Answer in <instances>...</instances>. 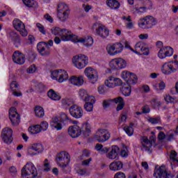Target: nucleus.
Listing matches in <instances>:
<instances>
[{"label":"nucleus","mask_w":178,"mask_h":178,"mask_svg":"<svg viewBox=\"0 0 178 178\" xmlns=\"http://www.w3.org/2000/svg\"><path fill=\"white\" fill-rule=\"evenodd\" d=\"M51 34L54 35H60L62 41H72V42H81L87 48L92 47L94 44V40L90 36L86 38H81L79 39V37L76 35H73L71 31L66 29H60L59 27H55L51 29Z\"/></svg>","instance_id":"nucleus-1"},{"label":"nucleus","mask_w":178,"mask_h":178,"mask_svg":"<svg viewBox=\"0 0 178 178\" xmlns=\"http://www.w3.org/2000/svg\"><path fill=\"white\" fill-rule=\"evenodd\" d=\"M155 141H156V138L155 135H152L149 137V139L147 136H143L140 138V143L142 144L140 147L141 151H146L149 154H151V148L154 144H155Z\"/></svg>","instance_id":"nucleus-2"},{"label":"nucleus","mask_w":178,"mask_h":178,"mask_svg":"<svg viewBox=\"0 0 178 178\" xmlns=\"http://www.w3.org/2000/svg\"><path fill=\"white\" fill-rule=\"evenodd\" d=\"M69 134H90L91 133V125L88 123H85L81 129L79 126L73 125L68 128Z\"/></svg>","instance_id":"nucleus-3"},{"label":"nucleus","mask_w":178,"mask_h":178,"mask_svg":"<svg viewBox=\"0 0 178 178\" xmlns=\"http://www.w3.org/2000/svg\"><path fill=\"white\" fill-rule=\"evenodd\" d=\"M56 161L63 170H65V168L67 167L70 162V154L67 152L63 151L56 155Z\"/></svg>","instance_id":"nucleus-4"},{"label":"nucleus","mask_w":178,"mask_h":178,"mask_svg":"<svg viewBox=\"0 0 178 178\" xmlns=\"http://www.w3.org/2000/svg\"><path fill=\"white\" fill-rule=\"evenodd\" d=\"M72 63L77 69H84L88 65V57L84 54H78L72 58Z\"/></svg>","instance_id":"nucleus-5"},{"label":"nucleus","mask_w":178,"mask_h":178,"mask_svg":"<svg viewBox=\"0 0 178 178\" xmlns=\"http://www.w3.org/2000/svg\"><path fill=\"white\" fill-rule=\"evenodd\" d=\"M38 175L37 168L33 163H27L22 169V176H31V178H35Z\"/></svg>","instance_id":"nucleus-6"},{"label":"nucleus","mask_w":178,"mask_h":178,"mask_svg":"<svg viewBox=\"0 0 178 178\" xmlns=\"http://www.w3.org/2000/svg\"><path fill=\"white\" fill-rule=\"evenodd\" d=\"M138 24L140 29H152L156 24V19L152 16H146L139 19Z\"/></svg>","instance_id":"nucleus-7"},{"label":"nucleus","mask_w":178,"mask_h":178,"mask_svg":"<svg viewBox=\"0 0 178 178\" xmlns=\"http://www.w3.org/2000/svg\"><path fill=\"white\" fill-rule=\"evenodd\" d=\"M153 176L156 178H173V175L170 171H167L165 165H161L159 168H155Z\"/></svg>","instance_id":"nucleus-8"},{"label":"nucleus","mask_w":178,"mask_h":178,"mask_svg":"<svg viewBox=\"0 0 178 178\" xmlns=\"http://www.w3.org/2000/svg\"><path fill=\"white\" fill-rule=\"evenodd\" d=\"M106 49L108 55L111 56H115V55H118V54H120V52L123 51V44L120 42L108 44L106 46Z\"/></svg>","instance_id":"nucleus-9"},{"label":"nucleus","mask_w":178,"mask_h":178,"mask_svg":"<svg viewBox=\"0 0 178 178\" xmlns=\"http://www.w3.org/2000/svg\"><path fill=\"white\" fill-rule=\"evenodd\" d=\"M109 66L111 69L119 70L120 69H124L127 66V63L121 58H114L110 61Z\"/></svg>","instance_id":"nucleus-10"},{"label":"nucleus","mask_w":178,"mask_h":178,"mask_svg":"<svg viewBox=\"0 0 178 178\" xmlns=\"http://www.w3.org/2000/svg\"><path fill=\"white\" fill-rule=\"evenodd\" d=\"M9 118L13 126H19L20 123V115L17 113V110L15 107H11L9 110Z\"/></svg>","instance_id":"nucleus-11"},{"label":"nucleus","mask_w":178,"mask_h":178,"mask_svg":"<svg viewBox=\"0 0 178 178\" xmlns=\"http://www.w3.org/2000/svg\"><path fill=\"white\" fill-rule=\"evenodd\" d=\"M85 74L92 84H95L98 81V72L92 67H87L85 70Z\"/></svg>","instance_id":"nucleus-12"},{"label":"nucleus","mask_w":178,"mask_h":178,"mask_svg":"<svg viewBox=\"0 0 178 178\" xmlns=\"http://www.w3.org/2000/svg\"><path fill=\"white\" fill-rule=\"evenodd\" d=\"M13 24L15 30L19 31L22 37H26L27 31L26 30V26L22 21H20V19H15L13 22Z\"/></svg>","instance_id":"nucleus-13"},{"label":"nucleus","mask_w":178,"mask_h":178,"mask_svg":"<svg viewBox=\"0 0 178 178\" xmlns=\"http://www.w3.org/2000/svg\"><path fill=\"white\" fill-rule=\"evenodd\" d=\"M94 27L97 26L96 29V34L102 38H106L109 35V30L108 28L100 24H95Z\"/></svg>","instance_id":"nucleus-14"},{"label":"nucleus","mask_w":178,"mask_h":178,"mask_svg":"<svg viewBox=\"0 0 178 178\" xmlns=\"http://www.w3.org/2000/svg\"><path fill=\"white\" fill-rule=\"evenodd\" d=\"M70 113L72 118L80 119L83 118V109L77 105H72L69 108Z\"/></svg>","instance_id":"nucleus-15"},{"label":"nucleus","mask_w":178,"mask_h":178,"mask_svg":"<svg viewBox=\"0 0 178 178\" xmlns=\"http://www.w3.org/2000/svg\"><path fill=\"white\" fill-rule=\"evenodd\" d=\"M37 49L42 56H49L51 54L49 46L45 42H40L37 45Z\"/></svg>","instance_id":"nucleus-16"},{"label":"nucleus","mask_w":178,"mask_h":178,"mask_svg":"<svg viewBox=\"0 0 178 178\" xmlns=\"http://www.w3.org/2000/svg\"><path fill=\"white\" fill-rule=\"evenodd\" d=\"M44 151V147L40 143H33L28 148V154L31 156L37 155Z\"/></svg>","instance_id":"nucleus-17"},{"label":"nucleus","mask_w":178,"mask_h":178,"mask_svg":"<svg viewBox=\"0 0 178 178\" xmlns=\"http://www.w3.org/2000/svg\"><path fill=\"white\" fill-rule=\"evenodd\" d=\"M13 60L17 65H24V62H26V56L23 53L16 51L13 55Z\"/></svg>","instance_id":"nucleus-18"},{"label":"nucleus","mask_w":178,"mask_h":178,"mask_svg":"<svg viewBox=\"0 0 178 178\" xmlns=\"http://www.w3.org/2000/svg\"><path fill=\"white\" fill-rule=\"evenodd\" d=\"M172 63H173V61L163 64L162 67V72L163 74H172V73H175V72L177 71V67H173Z\"/></svg>","instance_id":"nucleus-19"},{"label":"nucleus","mask_w":178,"mask_h":178,"mask_svg":"<svg viewBox=\"0 0 178 178\" xmlns=\"http://www.w3.org/2000/svg\"><path fill=\"white\" fill-rule=\"evenodd\" d=\"M69 81L74 86H83V84H84V77H83V76H80L79 77L76 76H72L70 78Z\"/></svg>","instance_id":"nucleus-20"},{"label":"nucleus","mask_w":178,"mask_h":178,"mask_svg":"<svg viewBox=\"0 0 178 178\" xmlns=\"http://www.w3.org/2000/svg\"><path fill=\"white\" fill-rule=\"evenodd\" d=\"M119 151H120L119 147L117 145L113 146L111 152L107 154V158H109V159H116V158H118Z\"/></svg>","instance_id":"nucleus-21"},{"label":"nucleus","mask_w":178,"mask_h":178,"mask_svg":"<svg viewBox=\"0 0 178 178\" xmlns=\"http://www.w3.org/2000/svg\"><path fill=\"white\" fill-rule=\"evenodd\" d=\"M79 97L81 98L83 101L88 102L93 101L95 97L92 96H88V93H87V90L81 89L79 92Z\"/></svg>","instance_id":"nucleus-22"},{"label":"nucleus","mask_w":178,"mask_h":178,"mask_svg":"<svg viewBox=\"0 0 178 178\" xmlns=\"http://www.w3.org/2000/svg\"><path fill=\"white\" fill-rule=\"evenodd\" d=\"M158 139L161 143L171 141V140H173V134H159Z\"/></svg>","instance_id":"nucleus-23"},{"label":"nucleus","mask_w":178,"mask_h":178,"mask_svg":"<svg viewBox=\"0 0 178 178\" xmlns=\"http://www.w3.org/2000/svg\"><path fill=\"white\" fill-rule=\"evenodd\" d=\"M113 102H115V104H118V105L117 106V111H122V109H123V108H124V101L123 100V97H118L117 98L113 99Z\"/></svg>","instance_id":"nucleus-24"},{"label":"nucleus","mask_w":178,"mask_h":178,"mask_svg":"<svg viewBox=\"0 0 178 178\" xmlns=\"http://www.w3.org/2000/svg\"><path fill=\"white\" fill-rule=\"evenodd\" d=\"M111 170H120L123 168V163L122 161H114L110 164Z\"/></svg>","instance_id":"nucleus-25"},{"label":"nucleus","mask_w":178,"mask_h":178,"mask_svg":"<svg viewBox=\"0 0 178 178\" xmlns=\"http://www.w3.org/2000/svg\"><path fill=\"white\" fill-rule=\"evenodd\" d=\"M106 5L111 9H119L120 8V3L116 0H107Z\"/></svg>","instance_id":"nucleus-26"},{"label":"nucleus","mask_w":178,"mask_h":178,"mask_svg":"<svg viewBox=\"0 0 178 178\" xmlns=\"http://www.w3.org/2000/svg\"><path fill=\"white\" fill-rule=\"evenodd\" d=\"M70 11H65L63 13H57V17L60 22H66L69 19Z\"/></svg>","instance_id":"nucleus-27"},{"label":"nucleus","mask_w":178,"mask_h":178,"mask_svg":"<svg viewBox=\"0 0 178 178\" xmlns=\"http://www.w3.org/2000/svg\"><path fill=\"white\" fill-rule=\"evenodd\" d=\"M1 138L3 143L8 144V145L9 144H12L13 141V136L12 134H2Z\"/></svg>","instance_id":"nucleus-28"},{"label":"nucleus","mask_w":178,"mask_h":178,"mask_svg":"<svg viewBox=\"0 0 178 178\" xmlns=\"http://www.w3.org/2000/svg\"><path fill=\"white\" fill-rule=\"evenodd\" d=\"M59 119L58 117H56L54 118H52V120L51 122V127H54V129H56V130H62V124L60 123H58Z\"/></svg>","instance_id":"nucleus-29"},{"label":"nucleus","mask_w":178,"mask_h":178,"mask_svg":"<svg viewBox=\"0 0 178 178\" xmlns=\"http://www.w3.org/2000/svg\"><path fill=\"white\" fill-rule=\"evenodd\" d=\"M111 136L109 134H97L95 135V138L97 140L98 143H105V141H108Z\"/></svg>","instance_id":"nucleus-30"},{"label":"nucleus","mask_w":178,"mask_h":178,"mask_svg":"<svg viewBox=\"0 0 178 178\" xmlns=\"http://www.w3.org/2000/svg\"><path fill=\"white\" fill-rule=\"evenodd\" d=\"M58 83H63L65 80H67L69 79V75L66 71L60 70V74L58 75Z\"/></svg>","instance_id":"nucleus-31"},{"label":"nucleus","mask_w":178,"mask_h":178,"mask_svg":"<svg viewBox=\"0 0 178 178\" xmlns=\"http://www.w3.org/2000/svg\"><path fill=\"white\" fill-rule=\"evenodd\" d=\"M63 12H70V9H69V7L65 3H60L58 5L57 13H61Z\"/></svg>","instance_id":"nucleus-32"},{"label":"nucleus","mask_w":178,"mask_h":178,"mask_svg":"<svg viewBox=\"0 0 178 178\" xmlns=\"http://www.w3.org/2000/svg\"><path fill=\"white\" fill-rule=\"evenodd\" d=\"M47 96L49 97V98H51V99H53V101H59V99H60V97L59 96V95H57L55 92V90L52 89L48 91Z\"/></svg>","instance_id":"nucleus-33"},{"label":"nucleus","mask_w":178,"mask_h":178,"mask_svg":"<svg viewBox=\"0 0 178 178\" xmlns=\"http://www.w3.org/2000/svg\"><path fill=\"white\" fill-rule=\"evenodd\" d=\"M28 130L31 134H38V133H41L42 131L40 124L29 127Z\"/></svg>","instance_id":"nucleus-34"},{"label":"nucleus","mask_w":178,"mask_h":178,"mask_svg":"<svg viewBox=\"0 0 178 178\" xmlns=\"http://www.w3.org/2000/svg\"><path fill=\"white\" fill-rule=\"evenodd\" d=\"M143 47L144 43H143V42H138L135 45V49L133 48H130V49L132 52H135V54H137V55H138V54L141 52V50Z\"/></svg>","instance_id":"nucleus-35"},{"label":"nucleus","mask_w":178,"mask_h":178,"mask_svg":"<svg viewBox=\"0 0 178 178\" xmlns=\"http://www.w3.org/2000/svg\"><path fill=\"white\" fill-rule=\"evenodd\" d=\"M35 114L37 118H43L45 113L44 112V108L40 106L35 107Z\"/></svg>","instance_id":"nucleus-36"},{"label":"nucleus","mask_w":178,"mask_h":178,"mask_svg":"<svg viewBox=\"0 0 178 178\" xmlns=\"http://www.w3.org/2000/svg\"><path fill=\"white\" fill-rule=\"evenodd\" d=\"M105 86L108 88H113L115 87V77L110 76L104 82Z\"/></svg>","instance_id":"nucleus-37"},{"label":"nucleus","mask_w":178,"mask_h":178,"mask_svg":"<svg viewBox=\"0 0 178 178\" xmlns=\"http://www.w3.org/2000/svg\"><path fill=\"white\" fill-rule=\"evenodd\" d=\"M121 92L122 95H124V97H129V95L131 94V88L130 86H123L121 88Z\"/></svg>","instance_id":"nucleus-38"},{"label":"nucleus","mask_w":178,"mask_h":178,"mask_svg":"<svg viewBox=\"0 0 178 178\" xmlns=\"http://www.w3.org/2000/svg\"><path fill=\"white\" fill-rule=\"evenodd\" d=\"M94 99L92 100L88 101L87 103L85 104L84 108L85 111L87 112H92V109H94L93 103H95Z\"/></svg>","instance_id":"nucleus-39"},{"label":"nucleus","mask_w":178,"mask_h":178,"mask_svg":"<svg viewBox=\"0 0 178 178\" xmlns=\"http://www.w3.org/2000/svg\"><path fill=\"white\" fill-rule=\"evenodd\" d=\"M10 35L11 37L12 41L15 44H20L21 40H20V36L19 35L16 34V32H10Z\"/></svg>","instance_id":"nucleus-40"},{"label":"nucleus","mask_w":178,"mask_h":178,"mask_svg":"<svg viewBox=\"0 0 178 178\" xmlns=\"http://www.w3.org/2000/svg\"><path fill=\"white\" fill-rule=\"evenodd\" d=\"M22 2L28 8H37V2L34 0H22Z\"/></svg>","instance_id":"nucleus-41"},{"label":"nucleus","mask_w":178,"mask_h":178,"mask_svg":"<svg viewBox=\"0 0 178 178\" xmlns=\"http://www.w3.org/2000/svg\"><path fill=\"white\" fill-rule=\"evenodd\" d=\"M61 104L62 105H63V106H73V100L70 99H63L61 101Z\"/></svg>","instance_id":"nucleus-42"},{"label":"nucleus","mask_w":178,"mask_h":178,"mask_svg":"<svg viewBox=\"0 0 178 178\" xmlns=\"http://www.w3.org/2000/svg\"><path fill=\"white\" fill-rule=\"evenodd\" d=\"M165 49V47L160 49L158 53V56L160 59H165V58H166Z\"/></svg>","instance_id":"nucleus-43"},{"label":"nucleus","mask_w":178,"mask_h":178,"mask_svg":"<svg viewBox=\"0 0 178 178\" xmlns=\"http://www.w3.org/2000/svg\"><path fill=\"white\" fill-rule=\"evenodd\" d=\"M133 126H134V124L131 123L130 126L124 127V130L127 133V134H133V133H134Z\"/></svg>","instance_id":"nucleus-44"},{"label":"nucleus","mask_w":178,"mask_h":178,"mask_svg":"<svg viewBox=\"0 0 178 178\" xmlns=\"http://www.w3.org/2000/svg\"><path fill=\"white\" fill-rule=\"evenodd\" d=\"M176 156H177V152L175 150H172L170 158L172 159V162H177L178 163V159H176Z\"/></svg>","instance_id":"nucleus-45"},{"label":"nucleus","mask_w":178,"mask_h":178,"mask_svg":"<svg viewBox=\"0 0 178 178\" xmlns=\"http://www.w3.org/2000/svg\"><path fill=\"white\" fill-rule=\"evenodd\" d=\"M10 88L12 91H16V90H17V88H19V83H17V82L16 81H13L10 84Z\"/></svg>","instance_id":"nucleus-46"},{"label":"nucleus","mask_w":178,"mask_h":178,"mask_svg":"<svg viewBox=\"0 0 178 178\" xmlns=\"http://www.w3.org/2000/svg\"><path fill=\"white\" fill-rule=\"evenodd\" d=\"M35 86L36 90H38L39 92H42V91H44V89L45 88L44 84L38 82L35 83Z\"/></svg>","instance_id":"nucleus-47"},{"label":"nucleus","mask_w":178,"mask_h":178,"mask_svg":"<svg viewBox=\"0 0 178 178\" xmlns=\"http://www.w3.org/2000/svg\"><path fill=\"white\" fill-rule=\"evenodd\" d=\"M137 75L131 72L129 74V81H132L134 84H136L137 83Z\"/></svg>","instance_id":"nucleus-48"},{"label":"nucleus","mask_w":178,"mask_h":178,"mask_svg":"<svg viewBox=\"0 0 178 178\" xmlns=\"http://www.w3.org/2000/svg\"><path fill=\"white\" fill-rule=\"evenodd\" d=\"M148 122L152 123V124H156L161 122V118L157 117L156 118H150L148 119Z\"/></svg>","instance_id":"nucleus-49"},{"label":"nucleus","mask_w":178,"mask_h":178,"mask_svg":"<svg viewBox=\"0 0 178 178\" xmlns=\"http://www.w3.org/2000/svg\"><path fill=\"white\" fill-rule=\"evenodd\" d=\"M131 72H129L128 71H124L122 73V79H124V80H125V81L129 82V79L130 77V74Z\"/></svg>","instance_id":"nucleus-50"},{"label":"nucleus","mask_w":178,"mask_h":178,"mask_svg":"<svg viewBox=\"0 0 178 178\" xmlns=\"http://www.w3.org/2000/svg\"><path fill=\"white\" fill-rule=\"evenodd\" d=\"M149 54V49L145 46L143 47L141 51H140V53L138 54V55H145V56Z\"/></svg>","instance_id":"nucleus-51"},{"label":"nucleus","mask_w":178,"mask_h":178,"mask_svg":"<svg viewBox=\"0 0 178 178\" xmlns=\"http://www.w3.org/2000/svg\"><path fill=\"white\" fill-rule=\"evenodd\" d=\"M173 55V48L170 47H165V57L172 56Z\"/></svg>","instance_id":"nucleus-52"},{"label":"nucleus","mask_w":178,"mask_h":178,"mask_svg":"<svg viewBox=\"0 0 178 178\" xmlns=\"http://www.w3.org/2000/svg\"><path fill=\"white\" fill-rule=\"evenodd\" d=\"M123 85V81L119 78L114 77V87H119Z\"/></svg>","instance_id":"nucleus-53"},{"label":"nucleus","mask_w":178,"mask_h":178,"mask_svg":"<svg viewBox=\"0 0 178 178\" xmlns=\"http://www.w3.org/2000/svg\"><path fill=\"white\" fill-rule=\"evenodd\" d=\"M59 74H60V70H54L51 72V78L54 80H56L58 77H59Z\"/></svg>","instance_id":"nucleus-54"},{"label":"nucleus","mask_w":178,"mask_h":178,"mask_svg":"<svg viewBox=\"0 0 178 178\" xmlns=\"http://www.w3.org/2000/svg\"><path fill=\"white\" fill-rule=\"evenodd\" d=\"M36 26L38 27L39 31L42 33V34H47V32L45 31V28H44V26H42V24L38 23L36 24Z\"/></svg>","instance_id":"nucleus-55"},{"label":"nucleus","mask_w":178,"mask_h":178,"mask_svg":"<svg viewBox=\"0 0 178 178\" xmlns=\"http://www.w3.org/2000/svg\"><path fill=\"white\" fill-rule=\"evenodd\" d=\"M37 70V67L35 66V65H31L27 70L26 72L27 73H35V71Z\"/></svg>","instance_id":"nucleus-56"},{"label":"nucleus","mask_w":178,"mask_h":178,"mask_svg":"<svg viewBox=\"0 0 178 178\" xmlns=\"http://www.w3.org/2000/svg\"><path fill=\"white\" fill-rule=\"evenodd\" d=\"M13 130L9 127H5L1 131V134H13Z\"/></svg>","instance_id":"nucleus-57"},{"label":"nucleus","mask_w":178,"mask_h":178,"mask_svg":"<svg viewBox=\"0 0 178 178\" xmlns=\"http://www.w3.org/2000/svg\"><path fill=\"white\" fill-rule=\"evenodd\" d=\"M39 126L40 127L41 130L45 131L48 129V122L43 121L40 123Z\"/></svg>","instance_id":"nucleus-58"},{"label":"nucleus","mask_w":178,"mask_h":178,"mask_svg":"<svg viewBox=\"0 0 178 178\" xmlns=\"http://www.w3.org/2000/svg\"><path fill=\"white\" fill-rule=\"evenodd\" d=\"M97 91L99 94L104 95L105 92H106V87L104 86H100L97 88Z\"/></svg>","instance_id":"nucleus-59"},{"label":"nucleus","mask_w":178,"mask_h":178,"mask_svg":"<svg viewBox=\"0 0 178 178\" xmlns=\"http://www.w3.org/2000/svg\"><path fill=\"white\" fill-rule=\"evenodd\" d=\"M111 102H113V99L112 100H104L103 102V107L104 108H108V106H111Z\"/></svg>","instance_id":"nucleus-60"},{"label":"nucleus","mask_w":178,"mask_h":178,"mask_svg":"<svg viewBox=\"0 0 178 178\" xmlns=\"http://www.w3.org/2000/svg\"><path fill=\"white\" fill-rule=\"evenodd\" d=\"M151 109L148 105H145L142 107V113H149Z\"/></svg>","instance_id":"nucleus-61"},{"label":"nucleus","mask_w":178,"mask_h":178,"mask_svg":"<svg viewBox=\"0 0 178 178\" xmlns=\"http://www.w3.org/2000/svg\"><path fill=\"white\" fill-rule=\"evenodd\" d=\"M135 10L136 12H138V13H145V12H147V7L136 8Z\"/></svg>","instance_id":"nucleus-62"},{"label":"nucleus","mask_w":178,"mask_h":178,"mask_svg":"<svg viewBox=\"0 0 178 178\" xmlns=\"http://www.w3.org/2000/svg\"><path fill=\"white\" fill-rule=\"evenodd\" d=\"M92 161V158H89L88 159L84 160L82 161V165L83 166H89L90 163Z\"/></svg>","instance_id":"nucleus-63"},{"label":"nucleus","mask_w":178,"mask_h":178,"mask_svg":"<svg viewBox=\"0 0 178 178\" xmlns=\"http://www.w3.org/2000/svg\"><path fill=\"white\" fill-rule=\"evenodd\" d=\"M114 178H126V175L122 172H118L115 175Z\"/></svg>","instance_id":"nucleus-64"}]
</instances>
